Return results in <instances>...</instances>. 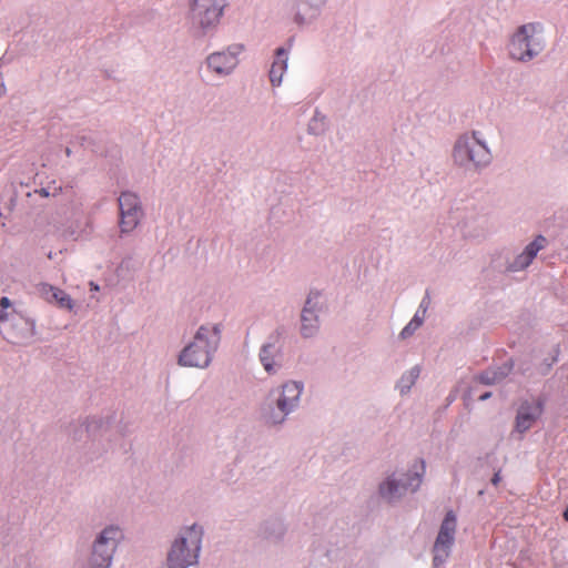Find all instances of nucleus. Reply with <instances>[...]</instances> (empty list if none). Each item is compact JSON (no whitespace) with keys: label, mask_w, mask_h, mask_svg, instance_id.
<instances>
[{"label":"nucleus","mask_w":568,"mask_h":568,"mask_svg":"<svg viewBox=\"0 0 568 568\" xmlns=\"http://www.w3.org/2000/svg\"><path fill=\"white\" fill-rule=\"evenodd\" d=\"M321 308H322V304L320 301V295L317 293H311L305 301V305L302 310V313L313 314V315L318 316Z\"/></svg>","instance_id":"a878e982"},{"label":"nucleus","mask_w":568,"mask_h":568,"mask_svg":"<svg viewBox=\"0 0 568 568\" xmlns=\"http://www.w3.org/2000/svg\"><path fill=\"white\" fill-rule=\"evenodd\" d=\"M123 540V528L118 524H109L95 534L91 546L114 557Z\"/></svg>","instance_id":"2eb2a0df"},{"label":"nucleus","mask_w":568,"mask_h":568,"mask_svg":"<svg viewBox=\"0 0 568 568\" xmlns=\"http://www.w3.org/2000/svg\"><path fill=\"white\" fill-rule=\"evenodd\" d=\"M6 93V85L2 78H0V98Z\"/></svg>","instance_id":"c85d7f7f"},{"label":"nucleus","mask_w":568,"mask_h":568,"mask_svg":"<svg viewBox=\"0 0 568 568\" xmlns=\"http://www.w3.org/2000/svg\"><path fill=\"white\" fill-rule=\"evenodd\" d=\"M0 328L4 337L13 344H28L36 335V323L11 307V301L0 298Z\"/></svg>","instance_id":"0eeeda50"},{"label":"nucleus","mask_w":568,"mask_h":568,"mask_svg":"<svg viewBox=\"0 0 568 568\" xmlns=\"http://www.w3.org/2000/svg\"><path fill=\"white\" fill-rule=\"evenodd\" d=\"M305 383L302 379L287 378L271 388L260 402L257 414L261 423L268 428H281L290 415L300 409Z\"/></svg>","instance_id":"f257e3e1"},{"label":"nucleus","mask_w":568,"mask_h":568,"mask_svg":"<svg viewBox=\"0 0 568 568\" xmlns=\"http://www.w3.org/2000/svg\"><path fill=\"white\" fill-rule=\"evenodd\" d=\"M246 47L242 42H233L210 52L204 59L206 73L214 80H225L239 69Z\"/></svg>","instance_id":"6e6552de"},{"label":"nucleus","mask_w":568,"mask_h":568,"mask_svg":"<svg viewBox=\"0 0 568 568\" xmlns=\"http://www.w3.org/2000/svg\"><path fill=\"white\" fill-rule=\"evenodd\" d=\"M204 537L201 524L192 523L181 526L171 539L166 555V568H192L200 561Z\"/></svg>","instance_id":"7ed1b4c3"},{"label":"nucleus","mask_w":568,"mask_h":568,"mask_svg":"<svg viewBox=\"0 0 568 568\" xmlns=\"http://www.w3.org/2000/svg\"><path fill=\"white\" fill-rule=\"evenodd\" d=\"M489 397H490V393H485V394H483V395H480V396H479V399H480V400H486V399H488Z\"/></svg>","instance_id":"2f4dec72"},{"label":"nucleus","mask_w":568,"mask_h":568,"mask_svg":"<svg viewBox=\"0 0 568 568\" xmlns=\"http://www.w3.org/2000/svg\"><path fill=\"white\" fill-rule=\"evenodd\" d=\"M61 191V186H57V185H53V186H45V187H41L40 190L36 191L37 193H39L41 196L43 197H49V196H55L60 193Z\"/></svg>","instance_id":"bb28decb"},{"label":"nucleus","mask_w":568,"mask_h":568,"mask_svg":"<svg viewBox=\"0 0 568 568\" xmlns=\"http://www.w3.org/2000/svg\"><path fill=\"white\" fill-rule=\"evenodd\" d=\"M221 333L222 325L219 323H205L199 326L192 339L180 352L178 364L187 368H209L219 348Z\"/></svg>","instance_id":"f03ea898"},{"label":"nucleus","mask_w":568,"mask_h":568,"mask_svg":"<svg viewBox=\"0 0 568 568\" xmlns=\"http://www.w3.org/2000/svg\"><path fill=\"white\" fill-rule=\"evenodd\" d=\"M499 481H500V475H499V473H496L494 475V477L491 478V483H493V485L496 486V485H498Z\"/></svg>","instance_id":"c756f323"},{"label":"nucleus","mask_w":568,"mask_h":568,"mask_svg":"<svg viewBox=\"0 0 568 568\" xmlns=\"http://www.w3.org/2000/svg\"><path fill=\"white\" fill-rule=\"evenodd\" d=\"M93 233L91 220L83 214L80 209H74L68 225L63 231V235L72 241H87Z\"/></svg>","instance_id":"f3484780"},{"label":"nucleus","mask_w":568,"mask_h":568,"mask_svg":"<svg viewBox=\"0 0 568 568\" xmlns=\"http://www.w3.org/2000/svg\"><path fill=\"white\" fill-rule=\"evenodd\" d=\"M545 239L542 236L537 237L532 242L528 243L523 251L516 253L506 263V271L510 273L521 272L527 268L538 252L544 248Z\"/></svg>","instance_id":"dca6fc26"},{"label":"nucleus","mask_w":568,"mask_h":568,"mask_svg":"<svg viewBox=\"0 0 568 568\" xmlns=\"http://www.w3.org/2000/svg\"><path fill=\"white\" fill-rule=\"evenodd\" d=\"M455 165L465 170H480L493 160L491 150L483 131L474 130L459 135L453 146Z\"/></svg>","instance_id":"20e7f679"},{"label":"nucleus","mask_w":568,"mask_h":568,"mask_svg":"<svg viewBox=\"0 0 568 568\" xmlns=\"http://www.w3.org/2000/svg\"><path fill=\"white\" fill-rule=\"evenodd\" d=\"M227 8V0H187V19L193 33L205 38L216 32Z\"/></svg>","instance_id":"39448f33"},{"label":"nucleus","mask_w":568,"mask_h":568,"mask_svg":"<svg viewBox=\"0 0 568 568\" xmlns=\"http://www.w3.org/2000/svg\"><path fill=\"white\" fill-rule=\"evenodd\" d=\"M406 493H415L419 489L426 474L424 460H415L406 471H394Z\"/></svg>","instance_id":"a211bd4d"},{"label":"nucleus","mask_w":568,"mask_h":568,"mask_svg":"<svg viewBox=\"0 0 568 568\" xmlns=\"http://www.w3.org/2000/svg\"><path fill=\"white\" fill-rule=\"evenodd\" d=\"M513 364L507 362L498 369L486 372L480 376V381L485 384H495L504 379L511 371Z\"/></svg>","instance_id":"b1692460"},{"label":"nucleus","mask_w":568,"mask_h":568,"mask_svg":"<svg viewBox=\"0 0 568 568\" xmlns=\"http://www.w3.org/2000/svg\"><path fill=\"white\" fill-rule=\"evenodd\" d=\"M406 494L400 480H398L397 475L394 473L387 475L378 485L379 497L389 504L400 501Z\"/></svg>","instance_id":"aec40b11"},{"label":"nucleus","mask_w":568,"mask_h":568,"mask_svg":"<svg viewBox=\"0 0 568 568\" xmlns=\"http://www.w3.org/2000/svg\"><path fill=\"white\" fill-rule=\"evenodd\" d=\"M114 557L90 546L89 555L82 565V568H111Z\"/></svg>","instance_id":"4be33fe9"},{"label":"nucleus","mask_w":568,"mask_h":568,"mask_svg":"<svg viewBox=\"0 0 568 568\" xmlns=\"http://www.w3.org/2000/svg\"><path fill=\"white\" fill-rule=\"evenodd\" d=\"M37 292L45 302L54 304L61 310L73 314H79L83 310L81 304L73 300L70 294L51 284L40 283L37 286Z\"/></svg>","instance_id":"ddd939ff"},{"label":"nucleus","mask_w":568,"mask_h":568,"mask_svg":"<svg viewBox=\"0 0 568 568\" xmlns=\"http://www.w3.org/2000/svg\"><path fill=\"white\" fill-rule=\"evenodd\" d=\"M331 0H294L292 22L298 30L315 26Z\"/></svg>","instance_id":"9b49d317"},{"label":"nucleus","mask_w":568,"mask_h":568,"mask_svg":"<svg viewBox=\"0 0 568 568\" xmlns=\"http://www.w3.org/2000/svg\"><path fill=\"white\" fill-rule=\"evenodd\" d=\"M119 210L121 232H132L143 215L139 196L132 192H122L119 196Z\"/></svg>","instance_id":"f8f14e48"},{"label":"nucleus","mask_w":568,"mask_h":568,"mask_svg":"<svg viewBox=\"0 0 568 568\" xmlns=\"http://www.w3.org/2000/svg\"><path fill=\"white\" fill-rule=\"evenodd\" d=\"M320 329V320L317 315L301 314V334L305 338H311L317 334Z\"/></svg>","instance_id":"5701e85b"},{"label":"nucleus","mask_w":568,"mask_h":568,"mask_svg":"<svg viewBox=\"0 0 568 568\" xmlns=\"http://www.w3.org/2000/svg\"><path fill=\"white\" fill-rule=\"evenodd\" d=\"M544 405L539 399L523 402L516 414L514 433L523 436L542 416Z\"/></svg>","instance_id":"4468645a"},{"label":"nucleus","mask_w":568,"mask_h":568,"mask_svg":"<svg viewBox=\"0 0 568 568\" xmlns=\"http://www.w3.org/2000/svg\"><path fill=\"white\" fill-rule=\"evenodd\" d=\"M290 49L280 47L275 50L274 59L268 72L270 83L274 88L282 85L288 69Z\"/></svg>","instance_id":"6ab92c4d"},{"label":"nucleus","mask_w":568,"mask_h":568,"mask_svg":"<svg viewBox=\"0 0 568 568\" xmlns=\"http://www.w3.org/2000/svg\"><path fill=\"white\" fill-rule=\"evenodd\" d=\"M457 517L453 510L446 513L434 544V566L440 567L448 559L455 542Z\"/></svg>","instance_id":"1a4fd4ad"},{"label":"nucleus","mask_w":568,"mask_h":568,"mask_svg":"<svg viewBox=\"0 0 568 568\" xmlns=\"http://www.w3.org/2000/svg\"><path fill=\"white\" fill-rule=\"evenodd\" d=\"M424 323V312H416L413 318L407 323V325L400 331L399 337L402 339H407L412 337L415 332L423 325Z\"/></svg>","instance_id":"393cba45"},{"label":"nucleus","mask_w":568,"mask_h":568,"mask_svg":"<svg viewBox=\"0 0 568 568\" xmlns=\"http://www.w3.org/2000/svg\"><path fill=\"white\" fill-rule=\"evenodd\" d=\"M423 367L419 364H416L402 373L399 378L395 384V389L398 392L400 396H407L410 394L414 385L420 377Z\"/></svg>","instance_id":"412c9836"},{"label":"nucleus","mask_w":568,"mask_h":568,"mask_svg":"<svg viewBox=\"0 0 568 568\" xmlns=\"http://www.w3.org/2000/svg\"><path fill=\"white\" fill-rule=\"evenodd\" d=\"M89 286L92 292H98L100 290L99 285L95 284L94 282H90Z\"/></svg>","instance_id":"7c9ffc66"},{"label":"nucleus","mask_w":568,"mask_h":568,"mask_svg":"<svg viewBox=\"0 0 568 568\" xmlns=\"http://www.w3.org/2000/svg\"><path fill=\"white\" fill-rule=\"evenodd\" d=\"M282 331L275 329L260 347L258 361L267 375H276L282 368Z\"/></svg>","instance_id":"9d476101"},{"label":"nucleus","mask_w":568,"mask_h":568,"mask_svg":"<svg viewBox=\"0 0 568 568\" xmlns=\"http://www.w3.org/2000/svg\"><path fill=\"white\" fill-rule=\"evenodd\" d=\"M545 48L544 29L539 23L518 27L509 38L507 51L513 60L529 62Z\"/></svg>","instance_id":"423d86ee"},{"label":"nucleus","mask_w":568,"mask_h":568,"mask_svg":"<svg viewBox=\"0 0 568 568\" xmlns=\"http://www.w3.org/2000/svg\"><path fill=\"white\" fill-rule=\"evenodd\" d=\"M564 518L568 521V507L564 511Z\"/></svg>","instance_id":"473e14b6"},{"label":"nucleus","mask_w":568,"mask_h":568,"mask_svg":"<svg viewBox=\"0 0 568 568\" xmlns=\"http://www.w3.org/2000/svg\"><path fill=\"white\" fill-rule=\"evenodd\" d=\"M274 526H276L277 530V537H281L284 534V529L280 523H273Z\"/></svg>","instance_id":"cd10ccee"}]
</instances>
